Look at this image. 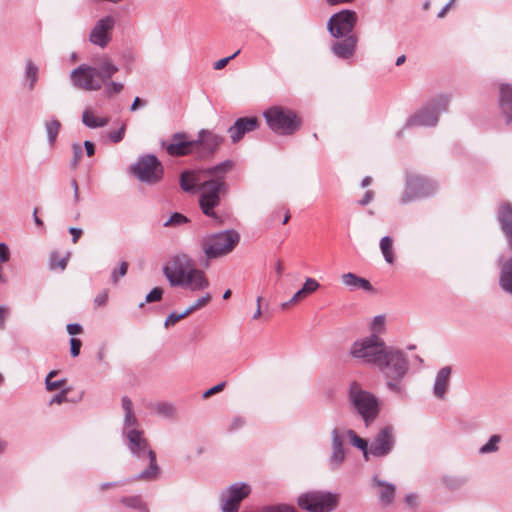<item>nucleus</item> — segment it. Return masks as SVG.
<instances>
[{
  "label": "nucleus",
  "mask_w": 512,
  "mask_h": 512,
  "mask_svg": "<svg viewBox=\"0 0 512 512\" xmlns=\"http://www.w3.org/2000/svg\"><path fill=\"white\" fill-rule=\"evenodd\" d=\"M187 316L186 312H182L177 314L176 312H172L165 320L164 326L165 328L170 327L171 325L176 324L178 321L184 319Z\"/></svg>",
  "instance_id": "53"
},
{
  "label": "nucleus",
  "mask_w": 512,
  "mask_h": 512,
  "mask_svg": "<svg viewBox=\"0 0 512 512\" xmlns=\"http://www.w3.org/2000/svg\"><path fill=\"white\" fill-rule=\"evenodd\" d=\"M436 191V185L430 179L419 175H408L406 178V190L400 203L408 204L416 199L432 195Z\"/></svg>",
  "instance_id": "11"
},
{
  "label": "nucleus",
  "mask_w": 512,
  "mask_h": 512,
  "mask_svg": "<svg viewBox=\"0 0 512 512\" xmlns=\"http://www.w3.org/2000/svg\"><path fill=\"white\" fill-rule=\"evenodd\" d=\"M385 329V316L384 315H377L373 318L371 324H370V330L372 331V334L378 335L382 333Z\"/></svg>",
  "instance_id": "46"
},
{
  "label": "nucleus",
  "mask_w": 512,
  "mask_h": 512,
  "mask_svg": "<svg viewBox=\"0 0 512 512\" xmlns=\"http://www.w3.org/2000/svg\"><path fill=\"white\" fill-rule=\"evenodd\" d=\"M224 141V137L207 129H201L198 132L195 154L198 158H207L212 156Z\"/></svg>",
  "instance_id": "16"
},
{
  "label": "nucleus",
  "mask_w": 512,
  "mask_h": 512,
  "mask_svg": "<svg viewBox=\"0 0 512 512\" xmlns=\"http://www.w3.org/2000/svg\"><path fill=\"white\" fill-rule=\"evenodd\" d=\"M225 385H226L225 382H221V383L211 387L210 389L206 390L203 393L202 397L204 399H207V398L211 397L212 395L221 392L224 389Z\"/></svg>",
  "instance_id": "56"
},
{
  "label": "nucleus",
  "mask_w": 512,
  "mask_h": 512,
  "mask_svg": "<svg viewBox=\"0 0 512 512\" xmlns=\"http://www.w3.org/2000/svg\"><path fill=\"white\" fill-rule=\"evenodd\" d=\"M65 383H66L65 379L56 380V381L48 380V381H46L45 385H46V389L48 391H54L56 389L61 388Z\"/></svg>",
  "instance_id": "61"
},
{
  "label": "nucleus",
  "mask_w": 512,
  "mask_h": 512,
  "mask_svg": "<svg viewBox=\"0 0 512 512\" xmlns=\"http://www.w3.org/2000/svg\"><path fill=\"white\" fill-rule=\"evenodd\" d=\"M10 258V250L7 244L0 243V262L5 263Z\"/></svg>",
  "instance_id": "62"
},
{
  "label": "nucleus",
  "mask_w": 512,
  "mask_h": 512,
  "mask_svg": "<svg viewBox=\"0 0 512 512\" xmlns=\"http://www.w3.org/2000/svg\"><path fill=\"white\" fill-rule=\"evenodd\" d=\"M268 127L276 134L289 136L300 129L301 122L296 113L282 106H272L263 113Z\"/></svg>",
  "instance_id": "6"
},
{
  "label": "nucleus",
  "mask_w": 512,
  "mask_h": 512,
  "mask_svg": "<svg viewBox=\"0 0 512 512\" xmlns=\"http://www.w3.org/2000/svg\"><path fill=\"white\" fill-rule=\"evenodd\" d=\"M452 368L450 366L442 367L436 374L433 384V395L439 399L444 400L446 393L450 386V378Z\"/></svg>",
  "instance_id": "23"
},
{
  "label": "nucleus",
  "mask_w": 512,
  "mask_h": 512,
  "mask_svg": "<svg viewBox=\"0 0 512 512\" xmlns=\"http://www.w3.org/2000/svg\"><path fill=\"white\" fill-rule=\"evenodd\" d=\"M138 420L134 412H128L124 415L123 435H127L129 430H139L137 428Z\"/></svg>",
  "instance_id": "44"
},
{
  "label": "nucleus",
  "mask_w": 512,
  "mask_h": 512,
  "mask_svg": "<svg viewBox=\"0 0 512 512\" xmlns=\"http://www.w3.org/2000/svg\"><path fill=\"white\" fill-rule=\"evenodd\" d=\"M125 134V125H122L118 130L109 133V138L113 143H119Z\"/></svg>",
  "instance_id": "55"
},
{
  "label": "nucleus",
  "mask_w": 512,
  "mask_h": 512,
  "mask_svg": "<svg viewBox=\"0 0 512 512\" xmlns=\"http://www.w3.org/2000/svg\"><path fill=\"white\" fill-rule=\"evenodd\" d=\"M131 481H134L133 478L131 480L129 479V480H122V481L102 483L100 485V490L101 491H105V490H107L109 488L124 486V485H126L127 483H129Z\"/></svg>",
  "instance_id": "59"
},
{
  "label": "nucleus",
  "mask_w": 512,
  "mask_h": 512,
  "mask_svg": "<svg viewBox=\"0 0 512 512\" xmlns=\"http://www.w3.org/2000/svg\"><path fill=\"white\" fill-rule=\"evenodd\" d=\"M320 287L319 282L314 278H306L303 287L298 290L292 298L283 303L281 306L283 309L288 308L290 305L295 304L303 299H305L308 295L315 292Z\"/></svg>",
  "instance_id": "28"
},
{
  "label": "nucleus",
  "mask_w": 512,
  "mask_h": 512,
  "mask_svg": "<svg viewBox=\"0 0 512 512\" xmlns=\"http://www.w3.org/2000/svg\"><path fill=\"white\" fill-rule=\"evenodd\" d=\"M466 482V478L459 476H446L443 478V483L450 490L460 489Z\"/></svg>",
  "instance_id": "42"
},
{
  "label": "nucleus",
  "mask_w": 512,
  "mask_h": 512,
  "mask_svg": "<svg viewBox=\"0 0 512 512\" xmlns=\"http://www.w3.org/2000/svg\"><path fill=\"white\" fill-rule=\"evenodd\" d=\"M251 492V487L244 482L232 484L221 494L222 512H238L240 503Z\"/></svg>",
  "instance_id": "15"
},
{
  "label": "nucleus",
  "mask_w": 512,
  "mask_h": 512,
  "mask_svg": "<svg viewBox=\"0 0 512 512\" xmlns=\"http://www.w3.org/2000/svg\"><path fill=\"white\" fill-rule=\"evenodd\" d=\"M128 263L126 261H122L119 264L118 268H115L111 273V280L113 284H117L119 279L127 274Z\"/></svg>",
  "instance_id": "48"
},
{
  "label": "nucleus",
  "mask_w": 512,
  "mask_h": 512,
  "mask_svg": "<svg viewBox=\"0 0 512 512\" xmlns=\"http://www.w3.org/2000/svg\"><path fill=\"white\" fill-rule=\"evenodd\" d=\"M448 103L449 98L447 96H438L410 116L403 129L435 126L438 123L439 115L447 110Z\"/></svg>",
  "instance_id": "8"
},
{
  "label": "nucleus",
  "mask_w": 512,
  "mask_h": 512,
  "mask_svg": "<svg viewBox=\"0 0 512 512\" xmlns=\"http://www.w3.org/2000/svg\"><path fill=\"white\" fill-rule=\"evenodd\" d=\"M239 240L240 236L236 231L226 230L203 237L200 245L207 259H215L230 253Z\"/></svg>",
  "instance_id": "7"
},
{
  "label": "nucleus",
  "mask_w": 512,
  "mask_h": 512,
  "mask_svg": "<svg viewBox=\"0 0 512 512\" xmlns=\"http://www.w3.org/2000/svg\"><path fill=\"white\" fill-rule=\"evenodd\" d=\"M233 167L234 162L228 159L203 169L204 178L199 189V205L205 216L219 220L214 209L220 205L221 195H225L228 192L226 175Z\"/></svg>",
  "instance_id": "1"
},
{
  "label": "nucleus",
  "mask_w": 512,
  "mask_h": 512,
  "mask_svg": "<svg viewBox=\"0 0 512 512\" xmlns=\"http://www.w3.org/2000/svg\"><path fill=\"white\" fill-rule=\"evenodd\" d=\"M259 127V120L257 117H241L238 118L234 124L228 128V134L232 143L239 142L246 133L252 132Z\"/></svg>",
  "instance_id": "20"
},
{
  "label": "nucleus",
  "mask_w": 512,
  "mask_h": 512,
  "mask_svg": "<svg viewBox=\"0 0 512 512\" xmlns=\"http://www.w3.org/2000/svg\"><path fill=\"white\" fill-rule=\"evenodd\" d=\"M120 501L124 506H126L128 508H132V509H136V510H144L145 509V504L143 503L140 496L122 497Z\"/></svg>",
  "instance_id": "41"
},
{
  "label": "nucleus",
  "mask_w": 512,
  "mask_h": 512,
  "mask_svg": "<svg viewBox=\"0 0 512 512\" xmlns=\"http://www.w3.org/2000/svg\"><path fill=\"white\" fill-rule=\"evenodd\" d=\"M122 408L125 413L133 412V404L132 401L127 396H123L121 399Z\"/></svg>",
  "instance_id": "64"
},
{
  "label": "nucleus",
  "mask_w": 512,
  "mask_h": 512,
  "mask_svg": "<svg viewBox=\"0 0 512 512\" xmlns=\"http://www.w3.org/2000/svg\"><path fill=\"white\" fill-rule=\"evenodd\" d=\"M67 261L68 256L60 257L57 252H53L50 255L49 267L51 270L60 269L61 271H63L67 266Z\"/></svg>",
  "instance_id": "40"
},
{
  "label": "nucleus",
  "mask_w": 512,
  "mask_h": 512,
  "mask_svg": "<svg viewBox=\"0 0 512 512\" xmlns=\"http://www.w3.org/2000/svg\"><path fill=\"white\" fill-rule=\"evenodd\" d=\"M103 86V94L106 98H111L120 94L124 89V84L121 82L112 81L111 79L101 81Z\"/></svg>",
  "instance_id": "36"
},
{
  "label": "nucleus",
  "mask_w": 512,
  "mask_h": 512,
  "mask_svg": "<svg viewBox=\"0 0 512 512\" xmlns=\"http://www.w3.org/2000/svg\"><path fill=\"white\" fill-rule=\"evenodd\" d=\"M348 400L353 409L369 426L377 418L380 407L378 399L371 392L363 390L358 382H352L348 390Z\"/></svg>",
  "instance_id": "4"
},
{
  "label": "nucleus",
  "mask_w": 512,
  "mask_h": 512,
  "mask_svg": "<svg viewBox=\"0 0 512 512\" xmlns=\"http://www.w3.org/2000/svg\"><path fill=\"white\" fill-rule=\"evenodd\" d=\"M409 366L406 353L389 346L377 368L384 375L387 388L394 393L401 394L404 391L402 382L409 371Z\"/></svg>",
  "instance_id": "2"
},
{
  "label": "nucleus",
  "mask_w": 512,
  "mask_h": 512,
  "mask_svg": "<svg viewBox=\"0 0 512 512\" xmlns=\"http://www.w3.org/2000/svg\"><path fill=\"white\" fill-rule=\"evenodd\" d=\"M344 434L338 428H334L331 432V448H344Z\"/></svg>",
  "instance_id": "50"
},
{
  "label": "nucleus",
  "mask_w": 512,
  "mask_h": 512,
  "mask_svg": "<svg viewBox=\"0 0 512 512\" xmlns=\"http://www.w3.org/2000/svg\"><path fill=\"white\" fill-rule=\"evenodd\" d=\"M61 126H62L61 122L56 118H51L44 122V128H45L46 135H47V141L51 147L54 146V144L57 140V136L60 132Z\"/></svg>",
  "instance_id": "33"
},
{
  "label": "nucleus",
  "mask_w": 512,
  "mask_h": 512,
  "mask_svg": "<svg viewBox=\"0 0 512 512\" xmlns=\"http://www.w3.org/2000/svg\"><path fill=\"white\" fill-rule=\"evenodd\" d=\"M70 79L74 87L84 91H98L102 83L97 76V68L87 64H81L70 73Z\"/></svg>",
  "instance_id": "13"
},
{
  "label": "nucleus",
  "mask_w": 512,
  "mask_h": 512,
  "mask_svg": "<svg viewBox=\"0 0 512 512\" xmlns=\"http://www.w3.org/2000/svg\"><path fill=\"white\" fill-rule=\"evenodd\" d=\"M298 506L309 512H331L338 504L336 494L324 491H310L299 495Z\"/></svg>",
  "instance_id": "10"
},
{
  "label": "nucleus",
  "mask_w": 512,
  "mask_h": 512,
  "mask_svg": "<svg viewBox=\"0 0 512 512\" xmlns=\"http://www.w3.org/2000/svg\"><path fill=\"white\" fill-rule=\"evenodd\" d=\"M72 150H73V157L71 159L70 166L75 169V168H77V166L81 160L82 148H81L80 144L74 143L72 145Z\"/></svg>",
  "instance_id": "51"
},
{
  "label": "nucleus",
  "mask_w": 512,
  "mask_h": 512,
  "mask_svg": "<svg viewBox=\"0 0 512 512\" xmlns=\"http://www.w3.org/2000/svg\"><path fill=\"white\" fill-rule=\"evenodd\" d=\"M125 437L127 440V447L135 458L145 459L147 457L149 460L148 468L136 475L133 480L150 481L155 479L159 472V467L156 462V454L151 449L148 440L144 436V432L142 430H129Z\"/></svg>",
  "instance_id": "3"
},
{
  "label": "nucleus",
  "mask_w": 512,
  "mask_h": 512,
  "mask_svg": "<svg viewBox=\"0 0 512 512\" xmlns=\"http://www.w3.org/2000/svg\"><path fill=\"white\" fill-rule=\"evenodd\" d=\"M208 286L209 281L204 271L194 267L190 269V272H188V275L184 278L182 287H188L192 291H201Z\"/></svg>",
  "instance_id": "26"
},
{
  "label": "nucleus",
  "mask_w": 512,
  "mask_h": 512,
  "mask_svg": "<svg viewBox=\"0 0 512 512\" xmlns=\"http://www.w3.org/2000/svg\"><path fill=\"white\" fill-rule=\"evenodd\" d=\"M395 446L394 431L391 426L382 428L369 446V455L385 457L392 452Z\"/></svg>",
  "instance_id": "17"
},
{
  "label": "nucleus",
  "mask_w": 512,
  "mask_h": 512,
  "mask_svg": "<svg viewBox=\"0 0 512 512\" xmlns=\"http://www.w3.org/2000/svg\"><path fill=\"white\" fill-rule=\"evenodd\" d=\"M332 453L329 457L328 463L332 470L338 469L345 459L344 448H331Z\"/></svg>",
  "instance_id": "38"
},
{
  "label": "nucleus",
  "mask_w": 512,
  "mask_h": 512,
  "mask_svg": "<svg viewBox=\"0 0 512 512\" xmlns=\"http://www.w3.org/2000/svg\"><path fill=\"white\" fill-rule=\"evenodd\" d=\"M96 68L97 76L100 81L111 79L113 75L119 71L118 66L114 64L113 61L107 56H104L98 60Z\"/></svg>",
  "instance_id": "30"
},
{
  "label": "nucleus",
  "mask_w": 512,
  "mask_h": 512,
  "mask_svg": "<svg viewBox=\"0 0 512 512\" xmlns=\"http://www.w3.org/2000/svg\"><path fill=\"white\" fill-rule=\"evenodd\" d=\"M357 22V14L352 10H342L333 14L327 22V29L335 38L352 35Z\"/></svg>",
  "instance_id": "14"
},
{
  "label": "nucleus",
  "mask_w": 512,
  "mask_h": 512,
  "mask_svg": "<svg viewBox=\"0 0 512 512\" xmlns=\"http://www.w3.org/2000/svg\"><path fill=\"white\" fill-rule=\"evenodd\" d=\"M501 442L500 435H492L488 442L482 445L479 449V454H489L499 450V443Z\"/></svg>",
  "instance_id": "39"
},
{
  "label": "nucleus",
  "mask_w": 512,
  "mask_h": 512,
  "mask_svg": "<svg viewBox=\"0 0 512 512\" xmlns=\"http://www.w3.org/2000/svg\"><path fill=\"white\" fill-rule=\"evenodd\" d=\"M388 347L378 335L371 334L353 342L350 355L360 363L377 367Z\"/></svg>",
  "instance_id": "5"
},
{
  "label": "nucleus",
  "mask_w": 512,
  "mask_h": 512,
  "mask_svg": "<svg viewBox=\"0 0 512 512\" xmlns=\"http://www.w3.org/2000/svg\"><path fill=\"white\" fill-rule=\"evenodd\" d=\"M82 342L77 338L70 339V352L73 357H77L80 354V348Z\"/></svg>",
  "instance_id": "57"
},
{
  "label": "nucleus",
  "mask_w": 512,
  "mask_h": 512,
  "mask_svg": "<svg viewBox=\"0 0 512 512\" xmlns=\"http://www.w3.org/2000/svg\"><path fill=\"white\" fill-rule=\"evenodd\" d=\"M154 411L164 417H172L175 414V407L169 402H159L154 405Z\"/></svg>",
  "instance_id": "43"
},
{
  "label": "nucleus",
  "mask_w": 512,
  "mask_h": 512,
  "mask_svg": "<svg viewBox=\"0 0 512 512\" xmlns=\"http://www.w3.org/2000/svg\"><path fill=\"white\" fill-rule=\"evenodd\" d=\"M38 73V66L30 59L26 60L24 77L25 80L28 81L30 90L34 89L36 82L38 81Z\"/></svg>",
  "instance_id": "34"
},
{
  "label": "nucleus",
  "mask_w": 512,
  "mask_h": 512,
  "mask_svg": "<svg viewBox=\"0 0 512 512\" xmlns=\"http://www.w3.org/2000/svg\"><path fill=\"white\" fill-rule=\"evenodd\" d=\"M295 508L286 504L265 506L259 509L257 512H295Z\"/></svg>",
  "instance_id": "49"
},
{
  "label": "nucleus",
  "mask_w": 512,
  "mask_h": 512,
  "mask_svg": "<svg viewBox=\"0 0 512 512\" xmlns=\"http://www.w3.org/2000/svg\"><path fill=\"white\" fill-rule=\"evenodd\" d=\"M239 53H240V50L236 51L234 54H232L229 57H225V58H222V59L216 61L213 65L214 69L220 70V69L224 68L228 64V62L230 60H232L233 58H235Z\"/></svg>",
  "instance_id": "58"
},
{
  "label": "nucleus",
  "mask_w": 512,
  "mask_h": 512,
  "mask_svg": "<svg viewBox=\"0 0 512 512\" xmlns=\"http://www.w3.org/2000/svg\"><path fill=\"white\" fill-rule=\"evenodd\" d=\"M109 121V117H97L90 109H85L82 113V123L90 129L104 127Z\"/></svg>",
  "instance_id": "32"
},
{
  "label": "nucleus",
  "mask_w": 512,
  "mask_h": 512,
  "mask_svg": "<svg viewBox=\"0 0 512 512\" xmlns=\"http://www.w3.org/2000/svg\"><path fill=\"white\" fill-rule=\"evenodd\" d=\"M498 102L506 123H512V85L508 83L500 84Z\"/></svg>",
  "instance_id": "24"
},
{
  "label": "nucleus",
  "mask_w": 512,
  "mask_h": 512,
  "mask_svg": "<svg viewBox=\"0 0 512 512\" xmlns=\"http://www.w3.org/2000/svg\"><path fill=\"white\" fill-rule=\"evenodd\" d=\"M496 218L507 240L508 247L512 250V204L510 202L501 203Z\"/></svg>",
  "instance_id": "21"
},
{
  "label": "nucleus",
  "mask_w": 512,
  "mask_h": 512,
  "mask_svg": "<svg viewBox=\"0 0 512 512\" xmlns=\"http://www.w3.org/2000/svg\"><path fill=\"white\" fill-rule=\"evenodd\" d=\"M165 149L168 155L173 157L187 156L195 154L196 142L189 140L186 133L177 132L173 134L171 143Z\"/></svg>",
  "instance_id": "19"
},
{
  "label": "nucleus",
  "mask_w": 512,
  "mask_h": 512,
  "mask_svg": "<svg viewBox=\"0 0 512 512\" xmlns=\"http://www.w3.org/2000/svg\"><path fill=\"white\" fill-rule=\"evenodd\" d=\"M108 301V292L104 290L100 292L94 299V303L97 306H105Z\"/></svg>",
  "instance_id": "63"
},
{
  "label": "nucleus",
  "mask_w": 512,
  "mask_h": 512,
  "mask_svg": "<svg viewBox=\"0 0 512 512\" xmlns=\"http://www.w3.org/2000/svg\"><path fill=\"white\" fill-rule=\"evenodd\" d=\"M130 172L141 182L154 185L163 178L164 169L155 155L146 154L130 166Z\"/></svg>",
  "instance_id": "9"
},
{
  "label": "nucleus",
  "mask_w": 512,
  "mask_h": 512,
  "mask_svg": "<svg viewBox=\"0 0 512 512\" xmlns=\"http://www.w3.org/2000/svg\"><path fill=\"white\" fill-rule=\"evenodd\" d=\"M373 483L375 486L381 487L382 490L379 494V499L384 505H389L394 500L396 487L394 484L385 482L383 480L378 479L377 477L373 478Z\"/></svg>",
  "instance_id": "31"
},
{
  "label": "nucleus",
  "mask_w": 512,
  "mask_h": 512,
  "mask_svg": "<svg viewBox=\"0 0 512 512\" xmlns=\"http://www.w3.org/2000/svg\"><path fill=\"white\" fill-rule=\"evenodd\" d=\"M245 424V419L241 416H235L233 417V419L231 420V423H230V426H229V430L230 431H235L241 427H243Z\"/></svg>",
  "instance_id": "60"
},
{
  "label": "nucleus",
  "mask_w": 512,
  "mask_h": 512,
  "mask_svg": "<svg viewBox=\"0 0 512 512\" xmlns=\"http://www.w3.org/2000/svg\"><path fill=\"white\" fill-rule=\"evenodd\" d=\"M163 295V290L160 287L153 288L145 298V301L147 303L157 302L160 301Z\"/></svg>",
  "instance_id": "52"
},
{
  "label": "nucleus",
  "mask_w": 512,
  "mask_h": 512,
  "mask_svg": "<svg viewBox=\"0 0 512 512\" xmlns=\"http://www.w3.org/2000/svg\"><path fill=\"white\" fill-rule=\"evenodd\" d=\"M393 240L389 236H384L380 240V249L383 254L385 261L389 264H393L395 257L392 251Z\"/></svg>",
  "instance_id": "37"
},
{
  "label": "nucleus",
  "mask_w": 512,
  "mask_h": 512,
  "mask_svg": "<svg viewBox=\"0 0 512 512\" xmlns=\"http://www.w3.org/2000/svg\"><path fill=\"white\" fill-rule=\"evenodd\" d=\"M115 20L112 16H105L99 19L91 30L89 40L92 44L105 48L111 41V32Z\"/></svg>",
  "instance_id": "18"
},
{
  "label": "nucleus",
  "mask_w": 512,
  "mask_h": 512,
  "mask_svg": "<svg viewBox=\"0 0 512 512\" xmlns=\"http://www.w3.org/2000/svg\"><path fill=\"white\" fill-rule=\"evenodd\" d=\"M498 265L500 267L499 286L504 292L512 296V256L509 258L500 257Z\"/></svg>",
  "instance_id": "25"
},
{
  "label": "nucleus",
  "mask_w": 512,
  "mask_h": 512,
  "mask_svg": "<svg viewBox=\"0 0 512 512\" xmlns=\"http://www.w3.org/2000/svg\"><path fill=\"white\" fill-rule=\"evenodd\" d=\"M194 268L193 260L186 254L175 255L169 265L163 267V273L171 286H183V280Z\"/></svg>",
  "instance_id": "12"
},
{
  "label": "nucleus",
  "mask_w": 512,
  "mask_h": 512,
  "mask_svg": "<svg viewBox=\"0 0 512 512\" xmlns=\"http://www.w3.org/2000/svg\"><path fill=\"white\" fill-rule=\"evenodd\" d=\"M69 389L65 388L60 391L57 395L51 398L50 405L52 404H62L67 401V394Z\"/></svg>",
  "instance_id": "54"
},
{
  "label": "nucleus",
  "mask_w": 512,
  "mask_h": 512,
  "mask_svg": "<svg viewBox=\"0 0 512 512\" xmlns=\"http://www.w3.org/2000/svg\"><path fill=\"white\" fill-rule=\"evenodd\" d=\"M189 222V219L181 213H173L164 223L165 227L180 226Z\"/></svg>",
  "instance_id": "47"
},
{
  "label": "nucleus",
  "mask_w": 512,
  "mask_h": 512,
  "mask_svg": "<svg viewBox=\"0 0 512 512\" xmlns=\"http://www.w3.org/2000/svg\"><path fill=\"white\" fill-rule=\"evenodd\" d=\"M346 435L349 437L350 442L353 446L357 447L359 450L363 452V456L366 460L369 459V446L365 439L359 437L357 433L352 430L348 429L346 431Z\"/></svg>",
  "instance_id": "35"
},
{
  "label": "nucleus",
  "mask_w": 512,
  "mask_h": 512,
  "mask_svg": "<svg viewBox=\"0 0 512 512\" xmlns=\"http://www.w3.org/2000/svg\"><path fill=\"white\" fill-rule=\"evenodd\" d=\"M203 169L199 171L186 170L180 175V187L184 192H194L196 188L200 189V184L204 178Z\"/></svg>",
  "instance_id": "27"
},
{
  "label": "nucleus",
  "mask_w": 512,
  "mask_h": 512,
  "mask_svg": "<svg viewBox=\"0 0 512 512\" xmlns=\"http://www.w3.org/2000/svg\"><path fill=\"white\" fill-rule=\"evenodd\" d=\"M342 38L341 41L332 44L331 51L340 59H348L354 55L358 40L355 35H348Z\"/></svg>",
  "instance_id": "22"
},
{
  "label": "nucleus",
  "mask_w": 512,
  "mask_h": 512,
  "mask_svg": "<svg viewBox=\"0 0 512 512\" xmlns=\"http://www.w3.org/2000/svg\"><path fill=\"white\" fill-rule=\"evenodd\" d=\"M212 299L210 293H206L204 296L198 298L193 304H191L186 310L187 316L193 313L194 311L206 306Z\"/></svg>",
  "instance_id": "45"
},
{
  "label": "nucleus",
  "mask_w": 512,
  "mask_h": 512,
  "mask_svg": "<svg viewBox=\"0 0 512 512\" xmlns=\"http://www.w3.org/2000/svg\"><path fill=\"white\" fill-rule=\"evenodd\" d=\"M341 282L346 287H348L350 291H355L357 289H361L367 292L373 291V286L367 279L362 278L352 272L343 274L341 276Z\"/></svg>",
  "instance_id": "29"
}]
</instances>
